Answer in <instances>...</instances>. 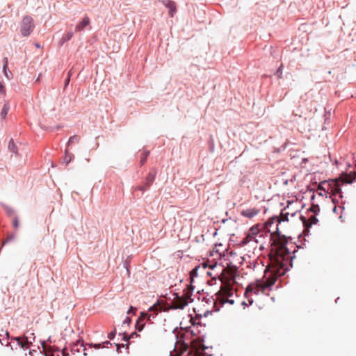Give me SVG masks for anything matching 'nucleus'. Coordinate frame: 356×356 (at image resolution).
<instances>
[{"label": "nucleus", "mask_w": 356, "mask_h": 356, "mask_svg": "<svg viewBox=\"0 0 356 356\" xmlns=\"http://www.w3.org/2000/svg\"><path fill=\"white\" fill-rule=\"evenodd\" d=\"M287 244V240L280 236L273 240L269 253L270 263L263 278L250 283L245 289V296L250 305L253 302L252 295L266 293V291L270 290L277 277L284 275L289 266H292V256Z\"/></svg>", "instance_id": "nucleus-1"}, {"label": "nucleus", "mask_w": 356, "mask_h": 356, "mask_svg": "<svg viewBox=\"0 0 356 356\" xmlns=\"http://www.w3.org/2000/svg\"><path fill=\"white\" fill-rule=\"evenodd\" d=\"M236 269L235 268H229L222 270L221 273V281L223 285L220 287L219 291L216 294V301L220 305L225 303L234 304V300L229 299L233 296V288L232 285L236 283L235 274Z\"/></svg>", "instance_id": "nucleus-2"}, {"label": "nucleus", "mask_w": 356, "mask_h": 356, "mask_svg": "<svg viewBox=\"0 0 356 356\" xmlns=\"http://www.w3.org/2000/svg\"><path fill=\"white\" fill-rule=\"evenodd\" d=\"M355 179H324L320 184L325 188L327 191H330L334 197H342L340 186L341 184H352Z\"/></svg>", "instance_id": "nucleus-3"}, {"label": "nucleus", "mask_w": 356, "mask_h": 356, "mask_svg": "<svg viewBox=\"0 0 356 356\" xmlns=\"http://www.w3.org/2000/svg\"><path fill=\"white\" fill-rule=\"evenodd\" d=\"M34 28L33 19L29 15L24 16L20 23V33L24 37L29 36Z\"/></svg>", "instance_id": "nucleus-4"}, {"label": "nucleus", "mask_w": 356, "mask_h": 356, "mask_svg": "<svg viewBox=\"0 0 356 356\" xmlns=\"http://www.w3.org/2000/svg\"><path fill=\"white\" fill-rule=\"evenodd\" d=\"M257 226V232H255V241L254 248H257V246L259 245V249H263L266 238L268 236V234L266 231L260 229L259 225Z\"/></svg>", "instance_id": "nucleus-5"}, {"label": "nucleus", "mask_w": 356, "mask_h": 356, "mask_svg": "<svg viewBox=\"0 0 356 356\" xmlns=\"http://www.w3.org/2000/svg\"><path fill=\"white\" fill-rule=\"evenodd\" d=\"M188 305V298L187 297H179L178 296H176L175 300L172 301L171 305L168 307V309H184L185 306Z\"/></svg>", "instance_id": "nucleus-6"}, {"label": "nucleus", "mask_w": 356, "mask_h": 356, "mask_svg": "<svg viewBox=\"0 0 356 356\" xmlns=\"http://www.w3.org/2000/svg\"><path fill=\"white\" fill-rule=\"evenodd\" d=\"M12 340H15L17 341V344L22 348L28 349L30 348L31 345L33 343V341L31 340V337H29L27 336H22L19 337H13Z\"/></svg>", "instance_id": "nucleus-7"}, {"label": "nucleus", "mask_w": 356, "mask_h": 356, "mask_svg": "<svg viewBox=\"0 0 356 356\" xmlns=\"http://www.w3.org/2000/svg\"><path fill=\"white\" fill-rule=\"evenodd\" d=\"M255 232H257V226H253L250 229L247 236L242 240L241 243L243 245L252 243V245L254 247L255 241Z\"/></svg>", "instance_id": "nucleus-8"}, {"label": "nucleus", "mask_w": 356, "mask_h": 356, "mask_svg": "<svg viewBox=\"0 0 356 356\" xmlns=\"http://www.w3.org/2000/svg\"><path fill=\"white\" fill-rule=\"evenodd\" d=\"M300 218L307 228L311 227L313 225H316L318 222L316 215H311L307 219L303 216H300Z\"/></svg>", "instance_id": "nucleus-9"}, {"label": "nucleus", "mask_w": 356, "mask_h": 356, "mask_svg": "<svg viewBox=\"0 0 356 356\" xmlns=\"http://www.w3.org/2000/svg\"><path fill=\"white\" fill-rule=\"evenodd\" d=\"M150 317H151V315H149L148 313L144 312H141L140 316L136 322V329L138 331H141L143 329L144 325H145V323H143L144 319L145 318H148V319L149 320Z\"/></svg>", "instance_id": "nucleus-10"}, {"label": "nucleus", "mask_w": 356, "mask_h": 356, "mask_svg": "<svg viewBox=\"0 0 356 356\" xmlns=\"http://www.w3.org/2000/svg\"><path fill=\"white\" fill-rule=\"evenodd\" d=\"M260 210L256 208H248L243 210L241 214L246 218H252L259 213Z\"/></svg>", "instance_id": "nucleus-11"}, {"label": "nucleus", "mask_w": 356, "mask_h": 356, "mask_svg": "<svg viewBox=\"0 0 356 356\" xmlns=\"http://www.w3.org/2000/svg\"><path fill=\"white\" fill-rule=\"evenodd\" d=\"M191 348L196 352H199L200 350H204L205 347L202 343V341L200 339H195L191 341Z\"/></svg>", "instance_id": "nucleus-12"}, {"label": "nucleus", "mask_w": 356, "mask_h": 356, "mask_svg": "<svg viewBox=\"0 0 356 356\" xmlns=\"http://www.w3.org/2000/svg\"><path fill=\"white\" fill-rule=\"evenodd\" d=\"M90 24V19L86 16L76 26V31H82L84 29Z\"/></svg>", "instance_id": "nucleus-13"}, {"label": "nucleus", "mask_w": 356, "mask_h": 356, "mask_svg": "<svg viewBox=\"0 0 356 356\" xmlns=\"http://www.w3.org/2000/svg\"><path fill=\"white\" fill-rule=\"evenodd\" d=\"M149 151L147 149H143L142 151H140L139 158L140 166L143 165L146 163L147 157L149 155Z\"/></svg>", "instance_id": "nucleus-14"}, {"label": "nucleus", "mask_w": 356, "mask_h": 356, "mask_svg": "<svg viewBox=\"0 0 356 356\" xmlns=\"http://www.w3.org/2000/svg\"><path fill=\"white\" fill-rule=\"evenodd\" d=\"M287 208H284L283 210H282L280 213V219L279 221H289V216H291V217H293L296 214L294 213H289V212L286 211Z\"/></svg>", "instance_id": "nucleus-15"}, {"label": "nucleus", "mask_w": 356, "mask_h": 356, "mask_svg": "<svg viewBox=\"0 0 356 356\" xmlns=\"http://www.w3.org/2000/svg\"><path fill=\"white\" fill-rule=\"evenodd\" d=\"M165 6L169 8V15L171 17H173V14L175 12H176V6L174 1H168L167 3L165 4Z\"/></svg>", "instance_id": "nucleus-16"}, {"label": "nucleus", "mask_w": 356, "mask_h": 356, "mask_svg": "<svg viewBox=\"0 0 356 356\" xmlns=\"http://www.w3.org/2000/svg\"><path fill=\"white\" fill-rule=\"evenodd\" d=\"M316 191L321 196H327V194H332L330 191H327L325 187H323L320 183L318 185Z\"/></svg>", "instance_id": "nucleus-17"}, {"label": "nucleus", "mask_w": 356, "mask_h": 356, "mask_svg": "<svg viewBox=\"0 0 356 356\" xmlns=\"http://www.w3.org/2000/svg\"><path fill=\"white\" fill-rule=\"evenodd\" d=\"M316 191L321 196H327V194H332L330 191H327L325 187H323L320 183L318 185Z\"/></svg>", "instance_id": "nucleus-18"}, {"label": "nucleus", "mask_w": 356, "mask_h": 356, "mask_svg": "<svg viewBox=\"0 0 356 356\" xmlns=\"http://www.w3.org/2000/svg\"><path fill=\"white\" fill-rule=\"evenodd\" d=\"M73 158L74 155L65 150V156L63 158L62 163L67 165Z\"/></svg>", "instance_id": "nucleus-19"}, {"label": "nucleus", "mask_w": 356, "mask_h": 356, "mask_svg": "<svg viewBox=\"0 0 356 356\" xmlns=\"http://www.w3.org/2000/svg\"><path fill=\"white\" fill-rule=\"evenodd\" d=\"M10 109V105L8 102H6L2 108L1 112L0 113L1 117L3 119H5L6 118V115L9 111Z\"/></svg>", "instance_id": "nucleus-20"}, {"label": "nucleus", "mask_w": 356, "mask_h": 356, "mask_svg": "<svg viewBox=\"0 0 356 356\" xmlns=\"http://www.w3.org/2000/svg\"><path fill=\"white\" fill-rule=\"evenodd\" d=\"M8 149L10 150V152L15 153V154H17V147L16 145L15 144L13 139L11 138L10 140V141L8 143Z\"/></svg>", "instance_id": "nucleus-21"}, {"label": "nucleus", "mask_w": 356, "mask_h": 356, "mask_svg": "<svg viewBox=\"0 0 356 356\" xmlns=\"http://www.w3.org/2000/svg\"><path fill=\"white\" fill-rule=\"evenodd\" d=\"M73 33L72 32H67L65 35L63 36L60 40V44H63V43L70 40L73 37Z\"/></svg>", "instance_id": "nucleus-22"}, {"label": "nucleus", "mask_w": 356, "mask_h": 356, "mask_svg": "<svg viewBox=\"0 0 356 356\" xmlns=\"http://www.w3.org/2000/svg\"><path fill=\"white\" fill-rule=\"evenodd\" d=\"M80 140V136L77 135H74L71 136L68 140L67 145H70L72 143H77Z\"/></svg>", "instance_id": "nucleus-23"}, {"label": "nucleus", "mask_w": 356, "mask_h": 356, "mask_svg": "<svg viewBox=\"0 0 356 356\" xmlns=\"http://www.w3.org/2000/svg\"><path fill=\"white\" fill-rule=\"evenodd\" d=\"M161 309H162L161 306L159 304H158V305H154L153 306H152L149 308V312H158V311H161Z\"/></svg>", "instance_id": "nucleus-24"}, {"label": "nucleus", "mask_w": 356, "mask_h": 356, "mask_svg": "<svg viewBox=\"0 0 356 356\" xmlns=\"http://www.w3.org/2000/svg\"><path fill=\"white\" fill-rule=\"evenodd\" d=\"M337 178L341 179V178H356L355 177H350L348 175V172H344L343 171L341 172V174L339 175Z\"/></svg>", "instance_id": "nucleus-25"}, {"label": "nucleus", "mask_w": 356, "mask_h": 356, "mask_svg": "<svg viewBox=\"0 0 356 356\" xmlns=\"http://www.w3.org/2000/svg\"><path fill=\"white\" fill-rule=\"evenodd\" d=\"M310 211L313 212L314 214L313 215H316L317 211H320V208L318 205H313L311 208H310Z\"/></svg>", "instance_id": "nucleus-26"}, {"label": "nucleus", "mask_w": 356, "mask_h": 356, "mask_svg": "<svg viewBox=\"0 0 356 356\" xmlns=\"http://www.w3.org/2000/svg\"><path fill=\"white\" fill-rule=\"evenodd\" d=\"M3 72L4 75L6 76V78H7L8 79H13V73H12L11 72H10V71L8 70H8H6V72H5V71H3Z\"/></svg>", "instance_id": "nucleus-27"}, {"label": "nucleus", "mask_w": 356, "mask_h": 356, "mask_svg": "<svg viewBox=\"0 0 356 356\" xmlns=\"http://www.w3.org/2000/svg\"><path fill=\"white\" fill-rule=\"evenodd\" d=\"M282 68H283V65L281 64V65L280 66V67L277 70L276 72H275V75H277L279 78H281V76L282 74Z\"/></svg>", "instance_id": "nucleus-28"}, {"label": "nucleus", "mask_w": 356, "mask_h": 356, "mask_svg": "<svg viewBox=\"0 0 356 356\" xmlns=\"http://www.w3.org/2000/svg\"><path fill=\"white\" fill-rule=\"evenodd\" d=\"M8 60L7 57L3 58V71L6 72V70H8Z\"/></svg>", "instance_id": "nucleus-29"}, {"label": "nucleus", "mask_w": 356, "mask_h": 356, "mask_svg": "<svg viewBox=\"0 0 356 356\" xmlns=\"http://www.w3.org/2000/svg\"><path fill=\"white\" fill-rule=\"evenodd\" d=\"M0 94L5 95L6 94V88L2 82L0 81Z\"/></svg>", "instance_id": "nucleus-30"}, {"label": "nucleus", "mask_w": 356, "mask_h": 356, "mask_svg": "<svg viewBox=\"0 0 356 356\" xmlns=\"http://www.w3.org/2000/svg\"><path fill=\"white\" fill-rule=\"evenodd\" d=\"M156 175V172L155 170L153 169L149 172V175L146 178H155Z\"/></svg>", "instance_id": "nucleus-31"}, {"label": "nucleus", "mask_w": 356, "mask_h": 356, "mask_svg": "<svg viewBox=\"0 0 356 356\" xmlns=\"http://www.w3.org/2000/svg\"><path fill=\"white\" fill-rule=\"evenodd\" d=\"M13 227L17 228L19 226V220L17 218H15L13 222Z\"/></svg>", "instance_id": "nucleus-32"}, {"label": "nucleus", "mask_w": 356, "mask_h": 356, "mask_svg": "<svg viewBox=\"0 0 356 356\" xmlns=\"http://www.w3.org/2000/svg\"><path fill=\"white\" fill-rule=\"evenodd\" d=\"M4 209H5L6 211L7 212V213H8V215H11V214L13 213V209H10V208H9V207H7V206H5V207H4Z\"/></svg>", "instance_id": "nucleus-33"}, {"label": "nucleus", "mask_w": 356, "mask_h": 356, "mask_svg": "<svg viewBox=\"0 0 356 356\" xmlns=\"http://www.w3.org/2000/svg\"><path fill=\"white\" fill-rule=\"evenodd\" d=\"M14 238H15V235L14 234H8L7 238H6V241H8V242L11 241Z\"/></svg>", "instance_id": "nucleus-34"}, {"label": "nucleus", "mask_w": 356, "mask_h": 356, "mask_svg": "<svg viewBox=\"0 0 356 356\" xmlns=\"http://www.w3.org/2000/svg\"><path fill=\"white\" fill-rule=\"evenodd\" d=\"M115 332H110L108 334V338L109 339H113L115 337Z\"/></svg>", "instance_id": "nucleus-35"}, {"label": "nucleus", "mask_w": 356, "mask_h": 356, "mask_svg": "<svg viewBox=\"0 0 356 356\" xmlns=\"http://www.w3.org/2000/svg\"><path fill=\"white\" fill-rule=\"evenodd\" d=\"M308 161V159L304 158L302 159V161L300 163L301 167L303 168V164H305Z\"/></svg>", "instance_id": "nucleus-36"}, {"label": "nucleus", "mask_w": 356, "mask_h": 356, "mask_svg": "<svg viewBox=\"0 0 356 356\" xmlns=\"http://www.w3.org/2000/svg\"><path fill=\"white\" fill-rule=\"evenodd\" d=\"M131 318L129 317H127L125 318V320L124 321L123 324H125V323L129 324L131 323Z\"/></svg>", "instance_id": "nucleus-37"}, {"label": "nucleus", "mask_w": 356, "mask_h": 356, "mask_svg": "<svg viewBox=\"0 0 356 356\" xmlns=\"http://www.w3.org/2000/svg\"><path fill=\"white\" fill-rule=\"evenodd\" d=\"M70 76L68 75L67 78L65 80V86L66 87L70 82Z\"/></svg>", "instance_id": "nucleus-38"}, {"label": "nucleus", "mask_w": 356, "mask_h": 356, "mask_svg": "<svg viewBox=\"0 0 356 356\" xmlns=\"http://www.w3.org/2000/svg\"><path fill=\"white\" fill-rule=\"evenodd\" d=\"M136 309L134 308L133 306H131L129 309V310L127 311V314H131L134 310H136Z\"/></svg>", "instance_id": "nucleus-39"}, {"label": "nucleus", "mask_w": 356, "mask_h": 356, "mask_svg": "<svg viewBox=\"0 0 356 356\" xmlns=\"http://www.w3.org/2000/svg\"><path fill=\"white\" fill-rule=\"evenodd\" d=\"M285 173V172L282 171L280 173L278 172L275 177H280V175H284Z\"/></svg>", "instance_id": "nucleus-40"}, {"label": "nucleus", "mask_w": 356, "mask_h": 356, "mask_svg": "<svg viewBox=\"0 0 356 356\" xmlns=\"http://www.w3.org/2000/svg\"><path fill=\"white\" fill-rule=\"evenodd\" d=\"M209 267L210 268L213 269L214 268L217 267V264L215 263L214 264H211Z\"/></svg>", "instance_id": "nucleus-41"}, {"label": "nucleus", "mask_w": 356, "mask_h": 356, "mask_svg": "<svg viewBox=\"0 0 356 356\" xmlns=\"http://www.w3.org/2000/svg\"><path fill=\"white\" fill-rule=\"evenodd\" d=\"M8 243V241H6V238L5 240L2 241V245L1 248L5 245L6 243Z\"/></svg>", "instance_id": "nucleus-42"}, {"label": "nucleus", "mask_w": 356, "mask_h": 356, "mask_svg": "<svg viewBox=\"0 0 356 356\" xmlns=\"http://www.w3.org/2000/svg\"><path fill=\"white\" fill-rule=\"evenodd\" d=\"M95 347L96 348H99L101 347V344H100V343L95 344Z\"/></svg>", "instance_id": "nucleus-43"}, {"label": "nucleus", "mask_w": 356, "mask_h": 356, "mask_svg": "<svg viewBox=\"0 0 356 356\" xmlns=\"http://www.w3.org/2000/svg\"><path fill=\"white\" fill-rule=\"evenodd\" d=\"M134 335H137L136 333H132L129 337V339L130 338H133Z\"/></svg>", "instance_id": "nucleus-44"}, {"label": "nucleus", "mask_w": 356, "mask_h": 356, "mask_svg": "<svg viewBox=\"0 0 356 356\" xmlns=\"http://www.w3.org/2000/svg\"><path fill=\"white\" fill-rule=\"evenodd\" d=\"M202 265H203V267H204V268H205V267H207V265H208V264H207V262H203V263H202Z\"/></svg>", "instance_id": "nucleus-45"}, {"label": "nucleus", "mask_w": 356, "mask_h": 356, "mask_svg": "<svg viewBox=\"0 0 356 356\" xmlns=\"http://www.w3.org/2000/svg\"><path fill=\"white\" fill-rule=\"evenodd\" d=\"M138 188H139L140 190H141V191H144V190L145 189V188L144 187H143V186H140Z\"/></svg>", "instance_id": "nucleus-46"}, {"label": "nucleus", "mask_w": 356, "mask_h": 356, "mask_svg": "<svg viewBox=\"0 0 356 356\" xmlns=\"http://www.w3.org/2000/svg\"><path fill=\"white\" fill-rule=\"evenodd\" d=\"M6 335L8 338H9V332L8 331H6Z\"/></svg>", "instance_id": "nucleus-47"}, {"label": "nucleus", "mask_w": 356, "mask_h": 356, "mask_svg": "<svg viewBox=\"0 0 356 356\" xmlns=\"http://www.w3.org/2000/svg\"><path fill=\"white\" fill-rule=\"evenodd\" d=\"M31 335L33 336L32 339H33V341H34V340H35L34 334H33V333H31Z\"/></svg>", "instance_id": "nucleus-48"}, {"label": "nucleus", "mask_w": 356, "mask_h": 356, "mask_svg": "<svg viewBox=\"0 0 356 356\" xmlns=\"http://www.w3.org/2000/svg\"><path fill=\"white\" fill-rule=\"evenodd\" d=\"M104 344H111V343H110L109 341H105V342L104 343Z\"/></svg>", "instance_id": "nucleus-49"}, {"label": "nucleus", "mask_w": 356, "mask_h": 356, "mask_svg": "<svg viewBox=\"0 0 356 356\" xmlns=\"http://www.w3.org/2000/svg\"><path fill=\"white\" fill-rule=\"evenodd\" d=\"M335 163H336V165H339V162H338V161H337V160H336V161H335Z\"/></svg>", "instance_id": "nucleus-50"}, {"label": "nucleus", "mask_w": 356, "mask_h": 356, "mask_svg": "<svg viewBox=\"0 0 356 356\" xmlns=\"http://www.w3.org/2000/svg\"><path fill=\"white\" fill-rule=\"evenodd\" d=\"M63 356H65V355H66V353H65L64 350L63 351Z\"/></svg>", "instance_id": "nucleus-51"}, {"label": "nucleus", "mask_w": 356, "mask_h": 356, "mask_svg": "<svg viewBox=\"0 0 356 356\" xmlns=\"http://www.w3.org/2000/svg\"><path fill=\"white\" fill-rule=\"evenodd\" d=\"M353 172H355V170H353V171H350V174H352Z\"/></svg>", "instance_id": "nucleus-52"}, {"label": "nucleus", "mask_w": 356, "mask_h": 356, "mask_svg": "<svg viewBox=\"0 0 356 356\" xmlns=\"http://www.w3.org/2000/svg\"><path fill=\"white\" fill-rule=\"evenodd\" d=\"M353 172H355V170H353V171H350V174H352Z\"/></svg>", "instance_id": "nucleus-53"}, {"label": "nucleus", "mask_w": 356, "mask_h": 356, "mask_svg": "<svg viewBox=\"0 0 356 356\" xmlns=\"http://www.w3.org/2000/svg\"><path fill=\"white\" fill-rule=\"evenodd\" d=\"M207 274H208L209 275H211V273H209V272H208V273H207Z\"/></svg>", "instance_id": "nucleus-54"}]
</instances>
